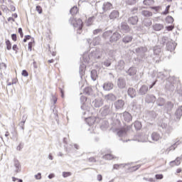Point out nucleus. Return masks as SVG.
<instances>
[{
    "label": "nucleus",
    "mask_w": 182,
    "mask_h": 182,
    "mask_svg": "<svg viewBox=\"0 0 182 182\" xmlns=\"http://www.w3.org/2000/svg\"><path fill=\"white\" fill-rule=\"evenodd\" d=\"M154 55H156V56H160V54L161 53V48L159 46L154 47Z\"/></svg>",
    "instance_id": "30"
},
{
    "label": "nucleus",
    "mask_w": 182,
    "mask_h": 182,
    "mask_svg": "<svg viewBox=\"0 0 182 182\" xmlns=\"http://www.w3.org/2000/svg\"><path fill=\"white\" fill-rule=\"evenodd\" d=\"M14 166L16 167V173H19V171H21V170L19 169L21 167V164H19V161H15Z\"/></svg>",
    "instance_id": "39"
},
{
    "label": "nucleus",
    "mask_w": 182,
    "mask_h": 182,
    "mask_svg": "<svg viewBox=\"0 0 182 182\" xmlns=\"http://www.w3.org/2000/svg\"><path fill=\"white\" fill-rule=\"evenodd\" d=\"M122 116L124 122H127V123H129V122H132V114L130 113H129L128 112H124L122 114H119V116Z\"/></svg>",
    "instance_id": "9"
},
{
    "label": "nucleus",
    "mask_w": 182,
    "mask_h": 182,
    "mask_svg": "<svg viewBox=\"0 0 182 182\" xmlns=\"http://www.w3.org/2000/svg\"><path fill=\"white\" fill-rule=\"evenodd\" d=\"M78 11H79V9H77V6H73L70 9V13L71 14V15H76V14H77Z\"/></svg>",
    "instance_id": "36"
},
{
    "label": "nucleus",
    "mask_w": 182,
    "mask_h": 182,
    "mask_svg": "<svg viewBox=\"0 0 182 182\" xmlns=\"http://www.w3.org/2000/svg\"><path fill=\"white\" fill-rule=\"evenodd\" d=\"M156 96L153 95H146V97H145V102L146 103H154V102H156Z\"/></svg>",
    "instance_id": "11"
},
{
    "label": "nucleus",
    "mask_w": 182,
    "mask_h": 182,
    "mask_svg": "<svg viewBox=\"0 0 182 182\" xmlns=\"http://www.w3.org/2000/svg\"><path fill=\"white\" fill-rule=\"evenodd\" d=\"M137 2V0H127V4L128 5H134Z\"/></svg>",
    "instance_id": "51"
},
{
    "label": "nucleus",
    "mask_w": 182,
    "mask_h": 182,
    "mask_svg": "<svg viewBox=\"0 0 182 182\" xmlns=\"http://www.w3.org/2000/svg\"><path fill=\"white\" fill-rule=\"evenodd\" d=\"M153 29L156 31H161L162 29H164V25L161 23H155L153 25Z\"/></svg>",
    "instance_id": "22"
},
{
    "label": "nucleus",
    "mask_w": 182,
    "mask_h": 182,
    "mask_svg": "<svg viewBox=\"0 0 182 182\" xmlns=\"http://www.w3.org/2000/svg\"><path fill=\"white\" fill-rule=\"evenodd\" d=\"M92 56L95 58V59H100V58L103 56V50H97L96 51H93L88 55V57L86 55H84L82 56V59L87 58L85 60H84V62H89V59H90V58Z\"/></svg>",
    "instance_id": "2"
},
{
    "label": "nucleus",
    "mask_w": 182,
    "mask_h": 182,
    "mask_svg": "<svg viewBox=\"0 0 182 182\" xmlns=\"http://www.w3.org/2000/svg\"><path fill=\"white\" fill-rule=\"evenodd\" d=\"M97 180L98 181H102V180H103V177L102 176V175L98 174V175L97 176Z\"/></svg>",
    "instance_id": "62"
},
{
    "label": "nucleus",
    "mask_w": 182,
    "mask_h": 182,
    "mask_svg": "<svg viewBox=\"0 0 182 182\" xmlns=\"http://www.w3.org/2000/svg\"><path fill=\"white\" fill-rule=\"evenodd\" d=\"M182 106H181V108L178 109L176 111V113H175V120L176 121H178L180 120V119H181V116H182Z\"/></svg>",
    "instance_id": "19"
},
{
    "label": "nucleus",
    "mask_w": 182,
    "mask_h": 182,
    "mask_svg": "<svg viewBox=\"0 0 182 182\" xmlns=\"http://www.w3.org/2000/svg\"><path fill=\"white\" fill-rule=\"evenodd\" d=\"M167 41V37H162L161 45H164Z\"/></svg>",
    "instance_id": "63"
},
{
    "label": "nucleus",
    "mask_w": 182,
    "mask_h": 182,
    "mask_svg": "<svg viewBox=\"0 0 182 182\" xmlns=\"http://www.w3.org/2000/svg\"><path fill=\"white\" fill-rule=\"evenodd\" d=\"M164 103H166V100L164 98L159 97L156 100V105L158 106H164Z\"/></svg>",
    "instance_id": "33"
},
{
    "label": "nucleus",
    "mask_w": 182,
    "mask_h": 182,
    "mask_svg": "<svg viewBox=\"0 0 182 182\" xmlns=\"http://www.w3.org/2000/svg\"><path fill=\"white\" fill-rule=\"evenodd\" d=\"M121 31H124L125 33H129V32H130V27L127 23L124 22L121 23Z\"/></svg>",
    "instance_id": "16"
},
{
    "label": "nucleus",
    "mask_w": 182,
    "mask_h": 182,
    "mask_svg": "<svg viewBox=\"0 0 182 182\" xmlns=\"http://www.w3.org/2000/svg\"><path fill=\"white\" fill-rule=\"evenodd\" d=\"M139 17L137 16H132L128 18V23L130 25H137Z\"/></svg>",
    "instance_id": "15"
},
{
    "label": "nucleus",
    "mask_w": 182,
    "mask_h": 182,
    "mask_svg": "<svg viewBox=\"0 0 182 182\" xmlns=\"http://www.w3.org/2000/svg\"><path fill=\"white\" fill-rule=\"evenodd\" d=\"M180 160H181V157H177L175 161H172L169 163L171 167H174V163L175 166H180Z\"/></svg>",
    "instance_id": "27"
},
{
    "label": "nucleus",
    "mask_w": 182,
    "mask_h": 182,
    "mask_svg": "<svg viewBox=\"0 0 182 182\" xmlns=\"http://www.w3.org/2000/svg\"><path fill=\"white\" fill-rule=\"evenodd\" d=\"M102 64L104 65V66H105L106 68H109V66H110V65H112V61L110 60V59H107L105 60Z\"/></svg>",
    "instance_id": "43"
},
{
    "label": "nucleus",
    "mask_w": 182,
    "mask_h": 182,
    "mask_svg": "<svg viewBox=\"0 0 182 182\" xmlns=\"http://www.w3.org/2000/svg\"><path fill=\"white\" fill-rule=\"evenodd\" d=\"M124 69V61L121 60L118 62L117 65H116L117 70H123Z\"/></svg>",
    "instance_id": "21"
},
{
    "label": "nucleus",
    "mask_w": 182,
    "mask_h": 182,
    "mask_svg": "<svg viewBox=\"0 0 182 182\" xmlns=\"http://www.w3.org/2000/svg\"><path fill=\"white\" fill-rule=\"evenodd\" d=\"M100 37H96L93 39L92 42L90 43V39L88 38L87 40V41L88 42V43H90V45H93V46H96L97 45H100Z\"/></svg>",
    "instance_id": "17"
},
{
    "label": "nucleus",
    "mask_w": 182,
    "mask_h": 182,
    "mask_svg": "<svg viewBox=\"0 0 182 182\" xmlns=\"http://www.w3.org/2000/svg\"><path fill=\"white\" fill-rule=\"evenodd\" d=\"M145 26H151V21L150 20H146L144 21Z\"/></svg>",
    "instance_id": "54"
},
{
    "label": "nucleus",
    "mask_w": 182,
    "mask_h": 182,
    "mask_svg": "<svg viewBox=\"0 0 182 182\" xmlns=\"http://www.w3.org/2000/svg\"><path fill=\"white\" fill-rule=\"evenodd\" d=\"M105 99H106V100H110L111 102H113V101L116 100L117 97L113 94H108V95H105Z\"/></svg>",
    "instance_id": "32"
},
{
    "label": "nucleus",
    "mask_w": 182,
    "mask_h": 182,
    "mask_svg": "<svg viewBox=\"0 0 182 182\" xmlns=\"http://www.w3.org/2000/svg\"><path fill=\"white\" fill-rule=\"evenodd\" d=\"M138 141H141V143H145L146 141H148L147 139V136H146L144 138L143 136H141L139 139H137Z\"/></svg>",
    "instance_id": "49"
},
{
    "label": "nucleus",
    "mask_w": 182,
    "mask_h": 182,
    "mask_svg": "<svg viewBox=\"0 0 182 182\" xmlns=\"http://www.w3.org/2000/svg\"><path fill=\"white\" fill-rule=\"evenodd\" d=\"M170 10V5L167 6L165 11L163 12V15H167L168 11Z\"/></svg>",
    "instance_id": "53"
},
{
    "label": "nucleus",
    "mask_w": 182,
    "mask_h": 182,
    "mask_svg": "<svg viewBox=\"0 0 182 182\" xmlns=\"http://www.w3.org/2000/svg\"><path fill=\"white\" fill-rule=\"evenodd\" d=\"M36 11H37L38 14H42V7H41V6H37L36 8Z\"/></svg>",
    "instance_id": "55"
},
{
    "label": "nucleus",
    "mask_w": 182,
    "mask_h": 182,
    "mask_svg": "<svg viewBox=\"0 0 182 182\" xmlns=\"http://www.w3.org/2000/svg\"><path fill=\"white\" fill-rule=\"evenodd\" d=\"M102 159H104L105 160H112V159H114V157L113 156V155L108 154L103 156Z\"/></svg>",
    "instance_id": "44"
},
{
    "label": "nucleus",
    "mask_w": 182,
    "mask_h": 182,
    "mask_svg": "<svg viewBox=\"0 0 182 182\" xmlns=\"http://www.w3.org/2000/svg\"><path fill=\"white\" fill-rule=\"evenodd\" d=\"M141 15H143L144 16H146V18H149L153 16V13L147 10H144L141 11Z\"/></svg>",
    "instance_id": "34"
},
{
    "label": "nucleus",
    "mask_w": 182,
    "mask_h": 182,
    "mask_svg": "<svg viewBox=\"0 0 182 182\" xmlns=\"http://www.w3.org/2000/svg\"><path fill=\"white\" fill-rule=\"evenodd\" d=\"M134 126L136 130H140L141 129V122L136 121L134 123Z\"/></svg>",
    "instance_id": "40"
},
{
    "label": "nucleus",
    "mask_w": 182,
    "mask_h": 182,
    "mask_svg": "<svg viewBox=\"0 0 182 182\" xmlns=\"http://www.w3.org/2000/svg\"><path fill=\"white\" fill-rule=\"evenodd\" d=\"M174 22V18L171 16H168L166 18V23H173Z\"/></svg>",
    "instance_id": "42"
},
{
    "label": "nucleus",
    "mask_w": 182,
    "mask_h": 182,
    "mask_svg": "<svg viewBox=\"0 0 182 182\" xmlns=\"http://www.w3.org/2000/svg\"><path fill=\"white\" fill-rule=\"evenodd\" d=\"M151 136L154 141H159V140L161 139V136L157 132H153Z\"/></svg>",
    "instance_id": "25"
},
{
    "label": "nucleus",
    "mask_w": 182,
    "mask_h": 182,
    "mask_svg": "<svg viewBox=\"0 0 182 182\" xmlns=\"http://www.w3.org/2000/svg\"><path fill=\"white\" fill-rule=\"evenodd\" d=\"M11 39H12V41H14V42H16V34H12V35H11Z\"/></svg>",
    "instance_id": "64"
},
{
    "label": "nucleus",
    "mask_w": 182,
    "mask_h": 182,
    "mask_svg": "<svg viewBox=\"0 0 182 182\" xmlns=\"http://www.w3.org/2000/svg\"><path fill=\"white\" fill-rule=\"evenodd\" d=\"M136 53H146L147 52V48L146 47H139L136 48Z\"/></svg>",
    "instance_id": "31"
},
{
    "label": "nucleus",
    "mask_w": 182,
    "mask_h": 182,
    "mask_svg": "<svg viewBox=\"0 0 182 182\" xmlns=\"http://www.w3.org/2000/svg\"><path fill=\"white\" fill-rule=\"evenodd\" d=\"M91 78L92 80H96L97 79V71L96 70H92L91 71Z\"/></svg>",
    "instance_id": "35"
},
{
    "label": "nucleus",
    "mask_w": 182,
    "mask_h": 182,
    "mask_svg": "<svg viewBox=\"0 0 182 182\" xmlns=\"http://www.w3.org/2000/svg\"><path fill=\"white\" fill-rule=\"evenodd\" d=\"M143 3H144V5L150 6L151 5H154V0H144Z\"/></svg>",
    "instance_id": "37"
},
{
    "label": "nucleus",
    "mask_w": 182,
    "mask_h": 182,
    "mask_svg": "<svg viewBox=\"0 0 182 182\" xmlns=\"http://www.w3.org/2000/svg\"><path fill=\"white\" fill-rule=\"evenodd\" d=\"M22 76H24V77H27V76H29V73H28V71L26 70H23L21 73Z\"/></svg>",
    "instance_id": "52"
},
{
    "label": "nucleus",
    "mask_w": 182,
    "mask_h": 182,
    "mask_svg": "<svg viewBox=\"0 0 182 182\" xmlns=\"http://www.w3.org/2000/svg\"><path fill=\"white\" fill-rule=\"evenodd\" d=\"M96 6H97L101 15H103V14H106V12H109V11H112V9H113V4L109 1H98L96 3Z\"/></svg>",
    "instance_id": "1"
},
{
    "label": "nucleus",
    "mask_w": 182,
    "mask_h": 182,
    "mask_svg": "<svg viewBox=\"0 0 182 182\" xmlns=\"http://www.w3.org/2000/svg\"><path fill=\"white\" fill-rule=\"evenodd\" d=\"M86 122L87 123L88 126H93L96 122V118L95 117H89L86 119Z\"/></svg>",
    "instance_id": "29"
},
{
    "label": "nucleus",
    "mask_w": 182,
    "mask_h": 182,
    "mask_svg": "<svg viewBox=\"0 0 182 182\" xmlns=\"http://www.w3.org/2000/svg\"><path fill=\"white\" fill-rule=\"evenodd\" d=\"M88 161H90V163H96V159L95 157H91L88 159Z\"/></svg>",
    "instance_id": "59"
},
{
    "label": "nucleus",
    "mask_w": 182,
    "mask_h": 182,
    "mask_svg": "<svg viewBox=\"0 0 182 182\" xmlns=\"http://www.w3.org/2000/svg\"><path fill=\"white\" fill-rule=\"evenodd\" d=\"M69 176H70V172H63V176L64 178L69 177Z\"/></svg>",
    "instance_id": "60"
},
{
    "label": "nucleus",
    "mask_w": 182,
    "mask_h": 182,
    "mask_svg": "<svg viewBox=\"0 0 182 182\" xmlns=\"http://www.w3.org/2000/svg\"><path fill=\"white\" fill-rule=\"evenodd\" d=\"M85 93H87V95H90L92 93V89L86 88L85 89Z\"/></svg>",
    "instance_id": "61"
},
{
    "label": "nucleus",
    "mask_w": 182,
    "mask_h": 182,
    "mask_svg": "<svg viewBox=\"0 0 182 182\" xmlns=\"http://www.w3.org/2000/svg\"><path fill=\"white\" fill-rule=\"evenodd\" d=\"M103 99L102 97L95 98V100L92 101L93 107L99 108L103 106Z\"/></svg>",
    "instance_id": "8"
},
{
    "label": "nucleus",
    "mask_w": 182,
    "mask_h": 182,
    "mask_svg": "<svg viewBox=\"0 0 182 182\" xmlns=\"http://www.w3.org/2000/svg\"><path fill=\"white\" fill-rule=\"evenodd\" d=\"M102 28L96 29L93 31L94 35H97L98 33H100L102 32Z\"/></svg>",
    "instance_id": "56"
},
{
    "label": "nucleus",
    "mask_w": 182,
    "mask_h": 182,
    "mask_svg": "<svg viewBox=\"0 0 182 182\" xmlns=\"http://www.w3.org/2000/svg\"><path fill=\"white\" fill-rule=\"evenodd\" d=\"M128 95L129 97H132V99L136 97V90L133 87H129L127 91Z\"/></svg>",
    "instance_id": "18"
},
{
    "label": "nucleus",
    "mask_w": 182,
    "mask_h": 182,
    "mask_svg": "<svg viewBox=\"0 0 182 182\" xmlns=\"http://www.w3.org/2000/svg\"><path fill=\"white\" fill-rule=\"evenodd\" d=\"M166 49H167V50H169L170 52H173V50H174V49H176V46L174 45V43H173L171 42H168L166 43Z\"/></svg>",
    "instance_id": "26"
},
{
    "label": "nucleus",
    "mask_w": 182,
    "mask_h": 182,
    "mask_svg": "<svg viewBox=\"0 0 182 182\" xmlns=\"http://www.w3.org/2000/svg\"><path fill=\"white\" fill-rule=\"evenodd\" d=\"M86 66H85V65H80V74L83 75V73H85V69Z\"/></svg>",
    "instance_id": "48"
},
{
    "label": "nucleus",
    "mask_w": 182,
    "mask_h": 182,
    "mask_svg": "<svg viewBox=\"0 0 182 182\" xmlns=\"http://www.w3.org/2000/svg\"><path fill=\"white\" fill-rule=\"evenodd\" d=\"M106 55L109 58H114L116 56V50H108L106 52Z\"/></svg>",
    "instance_id": "28"
},
{
    "label": "nucleus",
    "mask_w": 182,
    "mask_h": 182,
    "mask_svg": "<svg viewBox=\"0 0 182 182\" xmlns=\"http://www.w3.org/2000/svg\"><path fill=\"white\" fill-rule=\"evenodd\" d=\"M117 135L119 137H123L126 136V129H120L117 132Z\"/></svg>",
    "instance_id": "38"
},
{
    "label": "nucleus",
    "mask_w": 182,
    "mask_h": 182,
    "mask_svg": "<svg viewBox=\"0 0 182 182\" xmlns=\"http://www.w3.org/2000/svg\"><path fill=\"white\" fill-rule=\"evenodd\" d=\"M101 114L105 117L106 116H109V114H112L113 113V110L112 109V107L110 105H105L100 109Z\"/></svg>",
    "instance_id": "4"
},
{
    "label": "nucleus",
    "mask_w": 182,
    "mask_h": 182,
    "mask_svg": "<svg viewBox=\"0 0 182 182\" xmlns=\"http://www.w3.org/2000/svg\"><path fill=\"white\" fill-rule=\"evenodd\" d=\"M113 83L110 82H106L104 83L102 87L106 92H109V90H112L113 89Z\"/></svg>",
    "instance_id": "13"
},
{
    "label": "nucleus",
    "mask_w": 182,
    "mask_h": 182,
    "mask_svg": "<svg viewBox=\"0 0 182 182\" xmlns=\"http://www.w3.org/2000/svg\"><path fill=\"white\" fill-rule=\"evenodd\" d=\"M119 15L120 14L117 10H114L109 14V18L111 21H114V19H117Z\"/></svg>",
    "instance_id": "10"
},
{
    "label": "nucleus",
    "mask_w": 182,
    "mask_h": 182,
    "mask_svg": "<svg viewBox=\"0 0 182 182\" xmlns=\"http://www.w3.org/2000/svg\"><path fill=\"white\" fill-rule=\"evenodd\" d=\"M133 41V36H124L122 38V42L124 43H130Z\"/></svg>",
    "instance_id": "24"
},
{
    "label": "nucleus",
    "mask_w": 182,
    "mask_h": 182,
    "mask_svg": "<svg viewBox=\"0 0 182 182\" xmlns=\"http://www.w3.org/2000/svg\"><path fill=\"white\" fill-rule=\"evenodd\" d=\"M122 38V35L119 33L118 32H114L112 34V36L109 38V42L111 43H116L119 39Z\"/></svg>",
    "instance_id": "7"
},
{
    "label": "nucleus",
    "mask_w": 182,
    "mask_h": 182,
    "mask_svg": "<svg viewBox=\"0 0 182 182\" xmlns=\"http://www.w3.org/2000/svg\"><path fill=\"white\" fill-rule=\"evenodd\" d=\"M70 22L72 23L73 26L74 28H77V33H80V31H82L83 28V21H82V19L78 18V19H75L73 18H70Z\"/></svg>",
    "instance_id": "3"
},
{
    "label": "nucleus",
    "mask_w": 182,
    "mask_h": 182,
    "mask_svg": "<svg viewBox=\"0 0 182 182\" xmlns=\"http://www.w3.org/2000/svg\"><path fill=\"white\" fill-rule=\"evenodd\" d=\"M22 149H23V144L20 143L19 145L17 146V150L21 151V150H22Z\"/></svg>",
    "instance_id": "58"
},
{
    "label": "nucleus",
    "mask_w": 182,
    "mask_h": 182,
    "mask_svg": "<svg viewBox=\"0 0 182 182\" xmlns=\"http://www.w3.org/2000/svg\"><path fill=\"white\" fill-rule=\"evenodd\" d=\"M166 107L167 109V110H171V109H173V107H174V105L173 103H171V102H168Z\"/></svg>",
    "instance_id": "45"
},
{
    "label": "nucleus",
    "mask_w": 182,
    "mask_h": 182,
    "mask_svg": "<svg viewBox=\"0 0 182 182\" xmlns=\"http://www.w3.org/2000/svg\"><path fill=\"white\" fill-rule=\"evenodd\" d=\"M117 86L119 89H124L126 87V80L119 77L117 80Z\"/></svg>",
    "instance_id": "14"
},
{
    "label": "nucleus",
    "mask_w": 182,
    "mask_h": 182,
    "mask_svg": "<svg viewBox=\"0 0 182 182\" xmlns=\"http://www.w3.org/2000/svg\"><path fill=\"white\" fill-rule=\"evenodd\" d=\"M114 105L115 109L119 110L120 109H123V107L124 106V101H123V100H118L114 102Z\"/></svg>",
    "instance_id": "12"
},
{
    "label": "nucleus",
    "mask_w": 182,
    "mask_h": 182,
    "mask_svg": "<svg viewBox=\"0 0 182 182\" xmlns=\"http://www.w3.org/2000/svg\"><path fill=\"white\" fill-rule=\"evenodd\" d=\"M179 144H181V141H180V139L177 138L175 140V142L166 149V151H165L166 153H167V154H168V153H170V151H174V150H176V149H177V147H178V146H179Z\"/></svg>",
    "instance_id": "6"
},
{
    "label": "nucleus",
    "mask_w": 182,
    "mask_h": 182,
    "mask_svg": "<svg viewBox=\"0 0 182 182\" xmlns=\"http://www.w3.org/2000/svg\"><path fill=\"white\" fill-rule=\"evenodd\" d=\"M127 75L129 76H134L136 73H137V70L134 67H131L127 71Z\"/></svg>",
    "instance_id": "23"
},
{
    "label": "nucleus",
    "mask_w": 182,
    "mask_h": 182,
    "mask_svg": "<svg viewBox=\"0 0 182 182\" xmlns=\"http://www.w3.org/2000/svg\"><path fill=\"white\" fill-rule=\"evenodd\" d=\"M122 166H123V167H124L126 166V164H114V170H119V167H122Z\"/></svg>",
    "instance_id": "50"
},
{
    "label": "nucleus",
    "mask_w": 182,
    "mask_h": 182,
    "mask_svg": "<svg viewBox=\"0 0 182 182\" xmlns=\"http://www.w3.org/2000/svg\"><path fill=\"white\" fill-rule=\"evenodd\" d=\"M162 178H163V174H156V180H162Z\"/></svg>",
    "instance_id": "57"
},
{
    "label": "nucleus",
    "mask_w": 182,
    "mask_h": 182,
    "mask_svg": "<svg viewBox=\"0 0 182 182\" xmlns=\"http://www.w3.org/2000/svg\"><path fill=\"white\" fill-rule=\"evenodd\" d=\"M112 33H113V31H105V32L102 34V36H103V38H105V39H107V38H109V36H110V35H112Z\"/></svg>",
    "instance_id": "41"
},
{
    "label": "nucleus",
    "mask_w": 182,
    "mask_h": 182,
    "mask_svg": "<svg viewBox=\"0 0 182 182\" xmlns=\"http://www.w3.org/2000/svg\"><path fill=\"white\" fill-rule=\"evenodd\" d=\"M147 92H149V87L147 85H142L139 90V93L141 95H146Z\"/></svg>",
    "instance_id": "20"
},
{
    "label": "nucleus",
    "mask_w": 182,
    "mask_h": 182,
    "mask_svg": "<svg viewBox=\"0 0 182 182\" xmlns=\"http://www.w3.org/2000/svg\"><path fill=\"white\" fill-rule=\"evenodd\" d=\"M93 21H95V16L90 17L87 21V26H90V25H92V23H93Z\"/></svg>",
    "instance_id": "47"
},
{
    "label": "nucleus",
    "mask_w": 182,
    "mask_h": 182,
    "mask_svg": "<svg viewBox=\"0 0 182 182\" xmlns=\"http://www.w3.org/2000/svg\"><path fill=\"white\" fill-rule=\"evenodd\" d=\"M6 45L7 50H11V49H12V44L9 40L6 41Z\"/></svg>",
    "instance_id": "46"
},
{
    "label": "nucleus",
    "mask_w": 182,
    "mask_h": 182,
    "mask_svg": "<svg viewBox=\"0 0 182 182\" xmlns=\"http://www.w3.org/2000/svg\"><path fill=\"white\" fill-rule=\"evenodd\" d=\"M159 126L161 127L164 132H165V133H167L168 134H169V133H171V131L173 130V128L170 127V125H168L167 122H166L165 120H162V123L159 124Z\"/></svg>",
    "instance_id": "5"
}]
</instances>
